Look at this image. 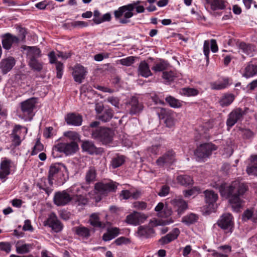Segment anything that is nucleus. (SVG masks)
<instances>
[{"instance_id": "18", "label": "nucleus", "mask_w": 257, "mask_h": 257, "mask_svg": "<svg viewBox=\"0 0 257 257\" xmlns=\"http://www.w3.org/2000/svg\"><path fill=\"white\" fill-rule=\"evenodd\" d=\"M83 151L87 152L90 155H98L103 152L101 148H96L93 143L91 141H84L81 145Z\"/></svg>"}, {"instance_id": "63", "label": "nucleus", "mask_w": 257, "mask_h": 257, "mask_svg": "<svg viewBox=\"0 0 257 257\" xmlns=\"http://www.w3.org/2000/svg\"><path fill=\"white\" fill-rule=\"evenodd\" d=\"M253 214V211L251 210L247 209L243 212L242 215V219L244 221H246L250 219L252 220Z\"/></svg>"}, {"instance_id": "16", "label": "nucleus", "mask_w": 257, "mask_h": 257, "mask_svg": "<svg viewBox=\"0 0 257 257\" xmlns=\"http://www.w3.org/2000/svg\"><path fill=\"white\" fill-rule=\"evenodd\" d=\"M130 114H136L140 113L143 109V104L140 102L136 97H132L127 104Z\"/></svg>"}, {"instance_id": "57", "label": "nucleus", "mask_w": 257, "mask_h": 257, "mask_svg": "<svg viewBox=\"0 0 257 257\" xmlns=\"http://www.w3.org/2000/svg\"><path fill=\"white\" fill-rule=\"evenodd\" d=\"M125 222L130 224L137 225V218H136V211L128 215L125 219Z\"/></svg>"}, {"instance_id": "32", "label": "nucleus", "mask_w": 257, "mask_h": 257, "mask_svg": "<svg viewBox=\"0 0 257 257\" xmlns=\"http://www.w3.org/2000/svg\"><path fill=\"white\" fill-rule=\"evenodd\" d=\"M257 73V66L249 63L244 68L243 76L246 78L253 76Z\"/></svg>"}, {"instance_id": "27", "label": "nucleus", "mask_w": 257, "mask_h": 257, "mask_svg": "<svg viewBox=\"0 0 257 257\" xmlns=\"http://www.w3.org/2000/svg\"><path fill=\"white\" fill-rule=\"evenodd\" d=\"M139 75L143 77L147 78L152 75L148 64L145 61H141L138 67Z\"/></svg>"}, {"instance_id": "22", "label": "nucleus", "mask_w": 257, "mask_h": 257, "mask_svg": "<svg viewBox=\"0 0 257 257\" xmlns=\"http://www.w3.org/2000/svg\"><path fill=\"white\" fill-rule=\"evenodd\" d=\"M15 65V60L12 57L3 59L0 63V67L4 73L10 71Z\"/></svg>"}, {"instance_id": "9", "label": "nucleus", "mask_w": 257, "mask_h": 257, "mask_svg": "<svg viewBox=\"0 0 257 257\" xmlns=\"http://www.w3.org/2000/svg\"><path fill=\"white\" fill-rule=\"evenodd\" d=\"M94 188L97 193L105 196L110 192L115 191L117 184L112 181L107 182H98L95 184Z\"/></svg>"}, {"instance_id": "48", "label": "nucleus", "mask_w": 257, "mask_h": 257, "mask_svg": "<svg viewBox=\"0 0 257 257\" xmlns=\"http://www.w3.org/2000/svg\"><path fill=\"white\" fill-rule=\"evenodd\" d=\"M32 248V246L30 244H17L16 245V251L18 253L24 254L29 252Z\"/></svg>"}, {"instance_id": "31", "label": "nucleus", "mask_w": 257, "mask_h": 257, "mask_svg": "<svg viewBox=\"0 0 257 257\" xmlns=\"http://www.w3.org/2000/svg\"><path fill=\"white\" fill-rule=\"evenodd\" d=\"M61 167L66 169V166L63 164H54L50 166L49 171L48 178L52 180H54L55 175L59 173Z\"/></svg>"}, {"instance_id": "38", "label": "nucleus", "mask_w": 257, "mask_h": 257, "mask_svg": "<svg viewBox=\"0 0 257 257\" xmlns=\"http://www.w3.org/2000/svg\"><path fill=\"white\" fill-rule=\"evenodd\" d=\"M234 100V96L231 93H226L223 95L219 100L220 105L222 106L229 105Z\"/></svg>"}, {"instance_id": "24", "label": "nucleus", "mask_w": 257, "mask_h": 257, "mask_svg": "<svg viewBox=\"0 0 257 257\" xmlns=\"http://www.w3.org/2000/svg\"><path fill=\"white\" fill-rule=\"evenodd\" d=\"M171 204L177 208L178 213H182L187 208V202L181 198H176L170 201Z\"/></svg>"}, {"instance_id": "56", "label": "nucleus", "mask_w": 257, "mask_h": 257, "mask_svg": "<svg viewBox=\"0 0 257 257\" xmlns=\"http://www.w3.org/2000/svg\"><path fill=\"white\" fill-rule=\"evenodd\" d=\"M119 62L122 65L130 66L134 63L135 57L133 56H129L125 58L120 59Z\"/></svg>"}, {"instance_id": "53", "label": "nucleus", "mask_w": 257, "mask_h": 257, "mask_svg": "<svg viewBox=\"0 0 257 257\" xmlns=\"http://www.w3.org/2000/svg\"><path fill=\"white\" fill-rule=\"evenodd\" d=\"M162 77L166 82H171L174 81L176 77V74L172 71H164L163 72Z\"/></svg>"}, {"instance_id": "15", "label": "nucleus", "mask_w": 257, "mask_h": 257, "mask_svg": "<svg viewBox=\"0 0 257 257\" xmlns=\"http://www.w3.org/2000/svg\"><path fill=\"white\" fill-rule=\"evenodd\" d=\"M37 102V98L35 97L28 99L22 102L21 103V107L22 112L25 114H31L33 113Z\"/></svg>"}, {"instance_id": "54", "label": "nucleus", "mask_w": 257, "mask_h": 257, "mask_svg": "<svg viewBox=\"0 0 257 257\" xmlns=\"http://www.w3.org/2000/svg\"><path fill=\"white\" fill-rule=\"evenodd\" d=\"M200 191V189L198 187H194L189 190L183 191L184 196L185 197H189L191 196L198 194Z\"/></svg>"}, {"instance_id": "41", "label": "nucleus", "mask_w": 257, "mask_h": 257, "mask_svg": "<svg viewBox=\"0 0 257 257\" xmlns=\"http://www.w3.org/2000/svg\"><path fill=\"white\" fill-rule=\"evenodd\" d=\"M237 46L238 49L241 50L243 53L247 55H251L252 54L253 48L251 45L243 42H240L237 44Z\"/></svg>"}, {"instance_id": "33", "label": "nucleus", "mask_w": 257, "mask_h": 257, "mask_svg": "<svg viewBox=\"0 0 257 257\" xmlns=\"http://www.w3.org/2000/svg\"><path fill=\"white\" fill-rule=\"evenodd\" d=\"M206 1L213 11L223 10L225 8V2L223 0H206Z\"/></svg>"}, {"instance_id": "19", "label": "nucleus", "mask_w": 257, "mask_h": 257, "mask_svg": "<svg viewBox=\"0 0 257 257\" xmlns=\"http://www.w3.org/2000/svg\"><path fill=\"white\" fill-rule=\"evenodd\" d=\"M180 230L177 228H174L171 232L165 236L162 237L158 241L161 245L168 244L176 239L180 234Z\"/></svg>"}, {"instance_id": "10", "label": "nucleus", "mask_w": 257, "mask_h": 257, "mask_svg": "<svg viewBox=\"0 0 257 257\" xmlns=\"http://www.w3.org/2000/svg\"><path fill=\"white\" fill-rule=\"evenodd\" d=\"M249 109L245 108L243 110L237 108L233 110L228 115L226 120V124L229 127L233 126L238 121L241 120L242 117L248 111Z\"/></svg>"}, {"instance_id": "23", "label": "nucleus", "mask_w": 257, "mask_h": 257, "mask_svg": "<svg viewBox=\"0 0 257 257\" xmlns=\"http://www.w3.org/2000/svg\"><path fill=\"white\" fill-rule=\"evenodd\" d=\"M53 181L48 178L44 179L41 183L37 184V186L41 189L45 191L46 193L49 195L53 190Z\"/></svg>"}, {"instance_id": "14", "label": "nucleus", "mask_w": 257, "mask_h": 257, "mask_svg": "<svg viewBox=\"0 0 257 257\" xmlns=\"http://www.w3.org/2000/svg\"><path fill=\"white\" fill-rule=\"evenodd\" d=\"M86 69L80 64H76L73 68L72 76L75 82L81 83L85 78Z\"/></svg>"}, {"instance_id": "44", "label": "nucleus", "mask_w": 257, "mask_h": 257, "mask_svg": "<svg viewBox=\"0 0 257 257\" xmlns=\"http://www.w3.org/2000/svg\"><path fill=\"white\" fill-rule=\"evenodd\" d=\"M169 65L167 61L161 60L160 62L156 63L152 67V69L155 72L163 71L168 68Z\"/></svg>"}, {"instance_id": "30", "label": "nucleus", "mask_w": 257, "mask_h": 257, "mask_svg": "<svg viewBox=\"0 0 257 257\" xmlns=\"http://www.w3.org/2000/svg\"><path fill=\"white\" fill-rule=\"evenodd\" d=\"M176 180L177 182L182 186H188L193 184V180L192 178L187 175H180L177 177Z\"/></svg>"}, {"instance_id": "1", "label": "nucleus", "mask_w": 257, "mask_h": 257, "mask_svg": "<svg viewBox=\"0 0 257 257\" xmlns=\"http://www.w3.org/2000/svg\"><path fill=\"white\" fill-rule=\"evenodd\" d=\"M248 190V186L238 181L232 182L230 185L222 184L219 187L220 195L228 199V201L235 211L242 206V197Z\"/></svg>"}, {"instance_id": "46", "label": "nucleus", "mask_w": 257, "mask_h": 257, "mask_svg": "<svg viewBox=\"0 0 257 257\" xmlns=\"http://www.w3.org/2000/svg\"><path fill=\"white\" fill-rule=\"evenodd\" d=\"M113 116V112L111 109H107L98 115V119L103 122L109 121Z\"/></svg>"}, {"instance_id": "50", "label": "nucleus", "mask_w": 257, "mask_h": 257, "mask_svg": "<svg viewBox=\"0 0 257 257\" xmlns=\"http://www.w3.org/2000/svg\"><path fill=\"white\" fill-rule=\"evenodd\" d=\"M64 135L70 140V142H77L80 139L79 134L75 132L68 131L64 133Z\"/></svg>"}, {"instance_id": "58", "label": "nucleus", "mask_w": 257, "mask_h": 257, "mask_svg": "<svg viewBox=\"0 0 257 257\" xmlns=\"http://www.w3.org/2000/svg\"><path fill=\"white\" fill-rule=\"evenodd\" d=\"M136 218H137V225L143 223L147 218V216L144 213L136 211Z\"/></svg>"}, {"instance_id": "29", "label": "nucleus", "mask_w": 257, "mask_h": 257, "mask_svg": "<svg viewBox=\"0 0 257 257\" xmlns=\"http://www.w3.org/2000/svg\"><path fill=\"white\" fill-rule=\"evenodd\" d=\"M154 233L153 228L148 226H140L138 230L139 235L145 238L151 237Z\"/></svg>"}, {"instance_id": "7", "label": "nucleus", "mask_w": 257, "mask_h": 257, "mask_svg": "<svg viewBox=\"0 0 257 257\" xmlns=\"http://www.w3.org/2000/svg\"><path fill=\"white\" fill-rule=\"evenodd\" d=\"M154 109L159 118L164 120L166 126L172 127L174 125L175 117L172 110L162 107H154Z\"/></svg>"}, {"instance_id": "3", "label": "nucleus", "mask_w": 257, "mask_h": 257, "mask_svg": "<svg viewBox=\"0 0 257 257\" xmlns=\"http://www.w3.org/2000/svg\"><path fill=\"white\" fill-rule=\"evenodd\" d=\"M19 37H16L10 33H7L2 37V45L3 48L7 50H10L12 47L17 45L20 41H24L26 38V31L25 29L21 27H19Z\"/></svg>"}, {"instance_id": "17", "label": "nucleus", "mask_w": 257, "mask_h": 257, "mask_svg": "<svg viewBox=\"0 0 257 257\" xmlns=\"http://www.w3.org/2000/svg\"><path fill=\"white\" fill-rule=\"evenodd\" d=\"M12 161L7 158H4L0 164V179L5 180L11 172Z\"/></svg>"}, {"instance_id": "47", "label": "nucleus", "mask_w": 257, "mask_h": 257, "mask_svg": "<svg viewBox=\"0 0 257 257\" xmlns=\"http://www.w3.org/2000/svg\"><path fill=\"white\" fill-rule=\"evenodd\" d=\"M89 221L90 224L94 227H104V225L99 220V217L97 214H92L90 217Z\"/></svg>"}, {"instance_id": "8", "label": "nucleus", "mask_w": 257, "mask_h": 257, "mask_svg": "<svg viewBox=\"0 0 257 257\" xmlns=\"http://www.w3.org/2000/svg\"><path fill=\"white\" fill-rule=\"evenodd\" d=\"M218 226L226 233H231L234 228L233 217L229 213L223 214L217 222Z\"/></svg>"}, {"instance_id": "5", "label": "nucleus", "mask_w": 257, "mask_h": 257, "mask_svg": "<svg viewBox=\"0 0 257 257\" xmlns=\"http://www.w3.org/2000/svg\"><path fill=\"white\" fill-rule=\"evenodd\" d=\"M217 150V147L212 143H204L200 145L195 150L194 155L196 160L204 162L212 154L213 151Z\"/></svg>"}, {"instance_id": "20", "label": "nucleus", "mask_w": 257, "mask_h": 257, "mask_svg": "<svg viewBox=\"0 0 257 257\" xmlns=\"http://www.w3.org/2000/svg\"><path fill=\"white\" fill-rule=\"evenodd\" d=\"M211 45L210 49L212 52L215 53L217 52L218 48L216 43V41L214 39H211L210 43L208 40H206L204 42L203 52L205 56L207 61H209V54L210 52L209 46Z\"/></svg>"}, {"instance_id": "39", "label": "nucleus", "mask_w": 257, "mask_h": 257, "mask_svg": "<svg viewBox=\"0 0 257 257\" xmlns=\"http://www.w3.org/2000/svg\"><path fill=\"white\" fill-rule=\"evenodd\" d=\"M29 65L32 70L37 72H40L43 67V62L39 61L38 58L29 60Z\"/></svg>"}, {"instance_id": "42", "label": "nucleus", "mask_w": 257, "mask_h": 257, "mask_svg": "<svg viewBox=\"0 0 257 257\" xmlns=\"http://www.w3.org/2000/svg\"><path fill=\"white\" fill-rule=\"evenodd\" d=\"M198 219V215L191 213L184 216L182 218V222L186 225H190L197 222Z\"/></svg>"}, {"instance_id": "45", "label": "nucleus", "mask_w": 257, "mask_h": 257, "mask_svg": "<svg viewBox=\"0 0 257 257\" xmlns=\"http://www.w3.org/2000/svg\"><path fill=\"white\" fill-rule=\"evenodd\" d=\"M169 105L173 108H180L182 106L183 101L177 99L171 96H168L165 99Z\"/></svg>"}, {"instance_id": "13", "label": "nucleus", "mask_w": 257, "mask_h": 257, "mask_svg": "<svg viewBox=\"0 0 257 257\" xmlns=\"http://www.w3.org/2000/svg\"><path fill=\"white\" fill-rule=\"evenodd\" d=\"M46 224L51 227L55 232H60L63 227V224L54 213H51L49 215L46 221Z\"/></svg>"}, {"instance_id": "21", "label": "nucleus", "mask_w": 257, "mask_h": 257, "mask_svg": "<svg viewBox=\"0 0 257 257\" xmlns=\"http://www.w3.org/2000/svg\"><path fill=\"white\" fill-rule=\"evenodd\" d=\"M65 119L67 124L73 126H80L82 122V116L74 113L67 114Z\"/></svg>"}, {"instance_id": "25", "label": "nucleus", "mask_w": 257, "mask_h": 257, "mask_svg": "<svg viewBox=\"0 0 257 257\" xmlns=\"http://www.w3.org/2000/svg\"><path fill=\"white\" fill-rule=\"evenodd\" d=\"M75 233L83 239H88L90 236V230L82 225L75 226L73 228Z\"/></svg>"}, {"instance_id": "37", "label": "nucleus", "mask_w": 257, "mask_h": 257, "mask_svg": "<svg viewBox=\"0 0 257 257\" xmlns=\"http://www.w3.org/2000/svg\"><path fill=\"white\" fill-rule=\"evenodd\" d=\"M199 93L198 90L190 87H184L180 90L179 93L181 95L191 97L197 96Z\"/></svg>"}, {"instance_id": "64", "label": "nucleus", "mask_w": 257, "mask_h": 257, "mask_svg": "<svg viewBox=\"0 0 257 257\" xmlns=\"http://www.w3.org/2000/svg\"><path fill=\"white\" fill-rule=\"evenodd\" d=\"M43 149V146L39 141H37L36 145L33 147V150L31 154L34 155L37 154L38 152L41 151Z\"/></svg>"}, {"instance_id": "43", "label": "nucleus", "mask_w": 257, "mask_h": 257, "mask_svg": "<svg viewBox=\"0 0 257 257\" xmlns=\"http://www.w3.org/2000/svg\"><path fill=\"white\" fill-rule=\"evenodd\" d=\"M72 201L78 206L84 205L88 202L87 198L82 195L73 194L72 195Z\"/></svg>"}, {"instance_id": "2", "label": "nucleus", "mask_w": 257, "mask_h": 257, "mask_svg": "<svg viewBox=\"0 0 257 257\" xmlns=\"http://www.w3.org/2000/svg\"><path fill=\"white\" fill-rule=\"evenodd\" d=\"M78 149L79 147L77 142H61L54 146L52 154L54 158L58 157V152L64 153L66 156H70L75 154Z\"/></svg>"}, {"instance_id": "35", "label": "nucleus", "mask_w": 257, "mask_h": 257, "mask_svg": "<svg viewBox=\"0 0 257 257\" xmlns=\"http://www.w3.org/2000/svg\"><path fill=\"white\" fill-rule=\"evenodd\" d=\"M205 201L208 204H213L218 199V195L211 190H206L204 191Z\"/></svg>"}, {"instance_id": "34", "label": "nucleus", "mask_w": 257, "mask_h": 257, "mask_svg": "<svg viewBox=\"0 0 257 257\" xmlns=\"http://www.w3.org/2000/svg\"><path fill=\"white\" fill-rule=\"evenodd\" d=\"M96 177V171L93 167L89 168L88 170L86 171L85 179L87 184H90L94 182Z\"/></svg>"}, {"instance_id": "55", "label": "nucleus", "mask_w": 257, "mask_h": 257, "mask_svg": "<svg viewBox=\"0 0 257 257\" xmlns=\"http://www.w3.org/2000/svg\"><path fill=\"white\" fill-rule=\"evenodd\" d=\"M56 69L57 71L56 77L58 79H61L62 77L64 70V65L60 62H57L56 64Z\"/></svg>"}, {"instance_id": "26", "label": "nucleus", "mask_w": 257, "mask_h": 257, "mask_svg": "<svg viewBox=\"0 0 257 257\" xmlns=\"http://www.w3.org/2000/svg\"><path fill=\"white\" fill-rule=\"evenodd\" d=\"M23 48L28 50L27 56L29 60L37 59L41 56V51L37 47L24 46Z\"/></svg>"}, {"instance_id": "52", "label": "nucleus", "mask_w": 257, "mask_h": 257, "mask_svg": "<svg viewBox=\"0 0 257 257\" xmlns=\"http://www.w3.org/2000/svg\"><path fill=\"white\" fill-rule=\"evenodd\" d=\"M15 131L18 133L17 136H20L21 138L22 135L24 137L27 134V128L26 127L18 124L15 126L12 133H15Z\"/></svg>"}, {"instance_id": "11", "label": "nucleus", "mask_w": 257, "mask_h": 257, "mask_svg": "<svg viewBox=\"0 0 257 257\" xmlns=\"http://www.w3.org/2000/svg\"><path fill=\"white\" fill-rule=\"evenodd\" d=\"M69 193L67 190L56 192L53 199L54 204L58 206L68 204L72 200V195Z\"/></svg>"}, {"instance_id": "62", "label": "nucleus", "mask_w": 257, "mask_h": 257, "mask_svg": "<svg viewBox=\"0 0 257 257\" xmlns=\"http://www.w3.org/2000/svg\"><path fill=\"white\" fill-rule=\"evenodd\" d=\"M172 214V210L167 207H165L162 212L158 213V216L162 218H167Z\"/></svg>"}, {"instance_id": "59", "label": "nucleus", "mask_w": 257, "mask_h": 257, "mask_svg": "<svg viewBox=\"0 0 257 257\" xmlns=\"http://www.w3.org/2000/svg\"><path fill=\"white\" fill-rule=\"evenodd\" d=\"M69 25L73 28H83L88 26V23L80 21L71 22Z\"/></svg>"}, {"instance_id": "12", "label": "nucleus", "mask_w": 257, "mask_h": 257, "mask_svg": "<svg viewBox=\"0 0 257 257\" xmlns=\"http://www.w3.org/2000/svg\"><path fill=\"white\" fill-rule=\"evenodd\" d=\"M175 161V153L173 151H169L156 160L157 165L160 167L171 165Z\"/></svg>"}, {"instance_id": "61", "label": "nucleus", "mask_w": 257, "mask_h": 257, "mask_svg": "<svg viewBox=\"0 0 257 257\" xmlns=\"http://www.w3.org/2000/svg\"><path fill=\"white\" fill-rule=\"evenodd\" d=\"M107 102L111 103L112 105L116 108L119 107V99L117 97L110 96L107 98Z\"/></svg>"}, {"instance_id": "51", "label": "nucleus", "mask_w": 257, "mask_h": 257, "mask_svg": "<svg viewBox=\"0 0 257 257\" xmlns=\"http://www.w3.org/2000/svg\"><path fill=\"white\" fill-rule=\"evenodd\" d=\"M17 134L18 133L16 131L15 133H12L11 134L12 145L15 147L20 146L22 142L21 137L17 136Z\"/></svg>"}, {"instance_id": "49", "label": "nucleus", "mask_w": 257, "mask_h": 257, "mask_svg": "<svg viewBox=\"0 0 257 257\" xmlns=\"http://www.w3.org/2000/svg\"><path fill=\"white\" fill-rule=\"evenodd\" d=\"M124 157L123 156H119L113 158L111 162V165L113 168H116L122 165L124 162Z\"/></svg>"}, {"instance_id": "6", "label": "nucleus", "mask_w": 257, "mask_h": 257, "mask_svg": "<svg viewBox=\"0 0 257 257\" xmlns=\"http://www.w3.org/2000/svg\"><path fill=\"white\" fill-rule=\"evenodd\" d=\"M134 6L132 5H127L119 7L114 12V15L116 19H119V23L122 24H126L130 22V19L134 14Z\"/></svg>"}, {"instance_id": "60", "label": "nucleus", "mask_w": 257, "mask_h": 257, "mask_svg": "<svg viewBox=\"0 0 257 257\" xmlns=\"http://www.w3.org/2000/svg\"><path fill=\"white\" fill-rule=\"evenodd\" d=\"M147 206V203L144 201H136L133 203V207L140 210L145 209Z\"/></svg>"}, {"instance_id": "36", "label": "nucleus", "mask_w": 257, "mask_h": 257, "mask_svg": "<svg viewBox=\"0 0 257 257\" xmlns=\"http://www.w3.org/2000/svg\"><path fill=\"white\" fill-rule=\"evenodd\" d=\"M119 233V229L116 227L112 228L108 230L107 232L103 235V239L104 241H109L117 236Z\"/></svg>"}, {"instance_id": "40", "label": "nucleus", "mask_w": 257, "mask_h": 257, "mask_svg": "<svg viewBox=\"0 0 257 257\" xmlns=\"http://www.w3.org/2000/svg\"><path fill=\"white\" fill-rule=\"evenodd\" d=\"M228 84L227 80L224 79L222 81H216L210 83L211 89L221 90L227 87Z\"/></svg>"}, {"instance_id": "28", "label": "nucleus", "mask_w": 257, "mask_h": 257, "mask_svg": "<svg viewBox=\"0 0 257 257\" xmlns=\"http://www.w3.org/2000/svg\"><path fill=\"white\" fill-rule=\"evenodd\" d=\"M250 163L247 167L246 172L249 175H257V155H252L250 158Z\"/></svg>"}, {"instance_id": "4", "label": "nucleus", "mask_w": 257, "mask_h": 257, "mask_svg": "<svg viewBox=\"0 0 257 257\" xmlns=\"http://www.w3.org/2000/svg\"><path fill=\"white\" fill-rule=\"evenodd\" d=\"M113 135V130L106 127L97 128L91 132L92 138L104 145H107L111 142Z\"/></svg>"}]
</instances>
